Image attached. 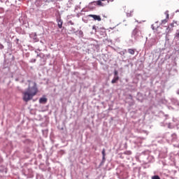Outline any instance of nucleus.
Here are the masks:
<instances>
[{"instance_id":"f257e3e1","label":"nucleus","mask_w":179,"mask_h":179,"mask_svg":"<svg viewBox=\"0 0 179 179\" xmlns=\"http://www.w3.org/2000/svg\"><path fill=\"white\" fill-rule=\"evenodd\" d=\"M29 85L26 91L22 92V99L24 101L27 103L30 100L33 99V96H36L38 93V88H37V84L35 82L28 80Z\"/></svg>"},{"instance_id":"0eeeda50","label":"nucleus","mask_w":179,"mask_h":179,"mask_svg":"<svg viewBox=\"0 0 179 179\" xmlns=\"http://www.w3.org/2000/svg\"><path fill=\"white\" fill-rule=\"evenodd\" d=\"M120 80V77L118 76H115L113 78V79L111 80V83L114 84V83H117V82H118V80Z\"/></svg>"},{"instance_id":"423d86ee","label":"nucleus","mask_w":179,"mask_h":179,"mask_svg":"<svg viewBox=\"0 0 179 179\" xmlns=\"http://www.w3.org/2000/svg\"><path fill=\"white\" fill-rule=\"evenodd\" d=\"M63 23L64 22H62V20H61V19L57 20V26H58L59 29H62Z\"/></svg>"},{"instance_id":"f8f14e48","label":"nucleus","mask_w":179,"mask_h":179,"mask_svg":"<svg viewBox=\"0 0 179 179\" xmlns=\"http://www.w3.org/2000/svg\"><path fill=\"white\" fill-rule=\"evenodd\" d=\"M175 40H179V30H178L175 34Z\"/></svg>"},{"instance_id":"dca6fc26","label":"nucleus","mask_w":179,"mask_h":179,"mask_svg":"<svg viewBox=\"0 0 179 179\" xmlns=\"http://www.w3.org/2000/svg\"><path fill=\"white\" fill-rule=\"evenodd\" d=\"M114 75H115V76H118V71H114Z\"/></svg>"},{"instance_id":"1a4fd4ad","label":"nucleus","mask_w":179,"mask_h":179,"mask_svg":"<svg viewBox=\"0 0 179 179\" xmlns=\"http://www.w3.org/2000/svg\"><path fill=\"white\" fill-rule=\"evenodd\" d=\"M129 54H131V55H135V49H128Z\"/></svg>"},{"instance_id":"aec40b11","label":"nucleus","mask_w":179,"mask_h":179,"mask_svg":"<svg viewBox=\"0 0 179 179\" xmlns=\"http://www.w3.org/2000/svg\"><path fill=\"white\" fill-rule=\"evenodd\" d=\"M137 32H138V30H136V29L134 31V34L137 33Z\"/></svg>"},{"instance_id":"9b49d317","label":"nucleus","mask_w":179,"mask_h":179,"mask_svg":"<svg viewBox=\"0 0 179 179\" xmlns=\"http://www.w3.org/2000/svg\"><path fill=\"white\" fill-rule=\"evenodd\" d=\"M96 5H98L99 6H104V4H103V3L101 2V0L96 1Z\"/></svg>"},{"instance_id":"39448f33","label":"nucleus","mask_w":179,"mask_h":179,"mask_svg":"<svg viewBox=\"0 0 179 179\" xmlns=\"http://www.w3.org/2000/svg\"><path fill=\"white\" fill-rule=\"evenodd\" d=\"M90 17H93L94 20H98V22H101V17L100 15H90Z\"/></svg>"},{"instance_id":"2eb2a0df","label":"nucleus","mask_w":179,"mask_h":179,"mask_svg":"<svg viewBox=\"0 0 179 179\" xmlns=\"http://www.w3.org/2000/svg\"><path fill=\"white\" fill-rule=\"evenodd\" d=\"M124 155H132V152H131V151H125L124 152Z\"/></svg>"},{"instance_id":"4468645a","label":"nucleus","mask_w":179,"mask_h":179,"mask_svg":"<svg viewBox=\"0 0 179 179\" xmlns=\"http://www.w3.org/2000/svg\"><path fill=\"white\" fill-rule=\"evenodd\" d=\"M152 179H160V176H157V175H155V176L152 177Z\"/></svg>"},{"instance_id":"f03ea898","label":"nucleus","mask_w":179,"mask_h":179,"mask_svg":"<svg viewBox=\"0 0 179 179\" xmlns=\"http://www.w3.org/2000/svg\"><path fill=\"white\" fill-rule=\"evenodd\" d=\"M174 23H171L166 29L165 33L166 34H170V33H171V31H173V30H174Z\"/></svg>"},{"instance_id":"20e7f679","label":"nucleus","mask_w":179,"mask_h":179,"mask_svg":"<svg viewBox=\"0 0 179 179\" xmlns=\"http://www.w3.org/2000/svg\"><path fill=\"white\" fill-rule=\"evenodd\" d=\"M164 15H166V19L163 20L162 21L161 24H166V23H167L169 22V16H170V15L169 14V10H166L164 13Z\"/></svg>"},{"instance_id":"ddd939ff","label":"nucleus","mask_w":179,"mask_h":179,"mask_svg":"<svg viewBox=\"0 0 179 179\" xmlns=\"http://www.w3.org/2000/svg\"><path fill=\"white\" fill-rule=\"evenodd\" d=\"M103 160H106V149H103L102 150Z\"/></svg>"},{"instance_id":"f3484780","label":"nucleus","mask_w":179,"mask_h":179,"mask_svg":"<svg viewBox=\"0 0 179 179\" xmlns=\"http://www.w3.org/2000/svg\"><path fill=\"white\" fill-rule=\"evenodd\" d=\"M108 3H110V2H114V0H107Z\"/></svg>"},{"instance_id":"4be33fe9","label":"nucleus","mask_w":179,"mask_h":179,"mask_svg":"<svg viewBox=\"0 0 179 179\" xmlns=\"http://www.w3.org/2000/svg\"><path fill=\"white\" fill-rule=\"evenodd\" d=\"M101 1H106V0H101Z\"/></svg>"},{"instance_id":"412c9836","label":"nucleus","mask_w":179,"mask_h":179,"mask_svg":"<svg viewBox=\"0 0 179 179\" xmlns=\"http://www.w3.org/2000/svg\"><path fill=\"white\" fill-rule=\"evenodd\" d=\"M177 93H178V94H179V90H178Z\"/></svg>"},{"instance_id":"6e6552de","label":"nucleus","mask_w":179,"mask_h":179,"mask_svg":"<svg viewBox=\"0 0 179 179\" xmlns=\"http://www.w3.org/2000/svg\"><path fill=\"white\" fill-rule=\"evenodd\" d=\"M39 103H47V98L42 97L39 99Z\"/></svg>"},{"instance_id":"6ab92c4d","label":"nucleus","mask_w":179,"mask_h":179,"mask_svg":"<svg viewBox=\"0 0 179 179\" xmlns=\"http://www.w3.org/2000/svg\"><path fill=\"white\" fill-rule=\"evenodd\" d=\"M92 29H93V30H96V26H95V25H94V26L92 27Z\"/></svg>"},{"instance_id":"7ed1b4c3","label":"nucleus","mask_w":179,"mask_h":179,"mask_svg":"<svg viewBox=\"0 0 179 179\" xmlns=\"http://www.w3.org/2000/svg\"><path fill=\"white\" fill-rule=\"evenodd\" d=\"M156 24H157V22H155L154 24L152 25V29L155 30V32L157 33V34H160V33H162V27H156Z\"/></svg>"},{"instance_id":"a211bd4d","label":"nucleus","mask_w":179,"mask_h":179,"mask_svg":"<svg viewBox=\"0 0 179 179\" xmlns=\"http://www.w3.org/2000/svg\"><path fill=\"white\" fill-rule=\"evenodd\" d=\"M36 59H32L31 60V62H36Z\"/></svg>"},{"instance_id":"9d476101","label":"nucleus","mask_w":179,"mask_h":179,"mask_svg":"<svg viewBox=\"0 0 179 179\" xmlns=\"http://www.w3.org/2000/svg\"><path fill=\"white\" fill-rule=\"evenodd\" d=\"M126 10V13L127 14V16H132V13H134V10H130V11L129 10Z\"/></svg>"}]
</instances>
